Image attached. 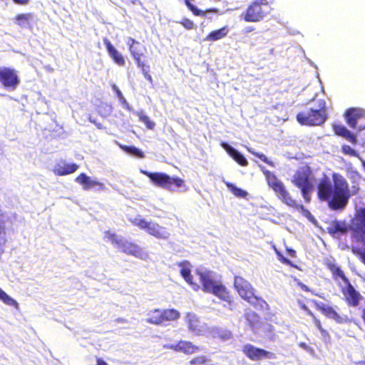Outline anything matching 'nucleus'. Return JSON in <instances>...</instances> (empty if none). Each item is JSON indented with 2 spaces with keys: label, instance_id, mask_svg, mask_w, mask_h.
Here are the masks:
<instances>
[{
  "label": "nucleus",
  "instance_id": "f257e3e1",
  "mask_svg": "<svg viewBox=\"0 0 365 365\" xmlns=\"http://www.w3.org/2000/svg\"><path fill=\"white\" fill-rule=\"evenodd\" d=\"M332 181L324 175L317 185V197L322 202H326L331 210L341 211L347 206L349 199L358 194L359 184L349 187L346 179L339 173L331 174Z\"/></svg>",
  "mask_w": 365,
  "mask_h": 365
},
{
  "label": "nucleus",
  "instance_id": "f03ea898",
  "mask_svg": "<svg viewBox=\"0 0 365 365\" xmlns=\"http://www.w3.org/2000/svg\"><path fill=\"white\" fill-rule=\"evenodd\" d=\"M328 118L327 109L324 100L318 101L317 108H309L299 112L296 119L302 125L319 126L323 125Z\"/></svg>",
  "mask_w": 365,
  "mask_h": 365
},
{
  "label": "nucleus",
  "instance_id": "7ed1b4c3",
  "mask_svg": "<svg viewBox=\"0 0 365 365\" xmlns=\"http://www.w3.org/2000/svg\"><path fill=\"white\" fill-rule=\"evenodd\" d=\"M105 237L115 246L121 252L133 256L140 259L148 258V252L139 245L133 241H128L124 238H119L118 235L108 230L104 232Z\"/></svg>",
  "mask_w": 365,
  "mask_h": 365
},
{
  "label": "nucleus",
  "instance_id": "20e7f679",
  "mask_svg": "<svg viewBox=\"0 0 365 365\" xmlns=\"http://www.w3.org/2000/svg\"><path fill=\"white\" fill-rule=\"evenodd\" d=\"M292 182L301 190L304 201L309 203L314 188L311 168L305 165L297 169L292 177Z\"/></svg>",
  "mask_w": 365,
  "mask_h": 365
},
{
  "label": "nucleus",
  "instance_id": "39448f33",
  "mask_svg": "<svg viewBox=\"0 0 365 365\" xmlns=\"http://www.w3.org/2000/svg\"><path fill=\"white\" fill-rule=\"evenodd\" d=\"M273 0H255L241 14V19L245 22L257 23L262 21L272 10Z\"/></svg>",
  "mask_w": 365,
  "mask_h": 365
},
{
  "label": "nucleus",
  "instance_id": "423d86ee",
  "mask_svg": "<svg viewBox=\"0 0 365 365\" xmlns=\"http://www.w3.org/2000/svg\"><path fill=\"white\" fill-rule=\"evenodd\" d=\"M155 186L174 191L185 186V181L178 177H170L164 173L142 171Z\"/></svg>",
  "mask_w": 365,
  "mask_h": 365
},
{
  "label": "nucleus",
  "instance_id": "0eeeda50",
  "mask_svg": "<svg viewBox=\"0 0 365 365\" xmlns=\"http://www.w3.org/2000/svg\"><path fill=\"white\" fill-rule=\"evenodd\" d=\"M180 313L175 309L159 308L150 310L147 313L146 322L154 325H165L180 318Z\"/></svg>",
  "mask_w": 365,
  "mask_h": 365
},
{
  "label": "nucleus",
  "instance_id": "6e6552de",
  "mask_svg": "<svg viewBox=\"0 0 365 365\" xmlns=\"http://www.w3.org/2000/svg\"><path fill=\"white\" fill-rule=\"evenodd\" d=\"M128 45L129 46V51L131 53V56L135 60L138 67L141 70L144 77L150 83H152L153 78L149 73L150 66L141 59V58L144 56V52L146 51L145 46L133 38H128Z\"/></svg>",
  "mask_w": 365,
  "mask_h": 365
},
{
  "label": "nucleus",
  "instance_id": "1a4fd4ad",
  "mask_svg": "<svg viewBox=\"0 0 365 365\" xmlns=\"http://www.w3.org/2000/svg\"><path fill=\"white\" fill-rule=\"evenodd\" d=\"M264 174L267 185L276 193L277 197L287 206L292 205L295 199L292 197L283 182L274 173L267 170L264 171Z\"/></svg>",
  "mask_w": 365,
  "mask_h": 365
},
{
  "label": "nucleus",
  "instance_id": "9d476101",
  "mask_svg": "<svg viewBox=\"0 0 365 365\" xmlns=\"http://www.w3.org/2000/svg\"><path fill=\"white\" fill-rule=\"evenodd\" d=\"M131 223L137 226L140 230H145V232L154 237L159 240H168L170 237V233L168 230L160 226L158 223L146 221L145 219H134L131 220Z\"/></svg>",
  "mask_w": 365,
  "mask_h": 365
},
{
  "label": "nucleus",
  "instance_id": "9b49d317",
  "mask_svg": "<svg viewBox=\"0 0 365 365\" xmlns=\"http://www.w3.org/2000/svg\"><path fill=\"white\" fill-rule=\"evenodd\" d=\"M242 351L249 359L255 361H260L263 359H271L275 358V354L273 352L256 347L250 344H245Z\"/></svg>",
  "mask_w": 365,
  "mask_h": 365
},
{
  "label": "nucleus",
  "instance_id": "f8f14e48",
  "mask_svg": "<svg viewBox=\"0 0 365 365\" xmlns=\"http://www.w3.org/2000/svg\"><path fill=\"white\" fill-rule=\"evenodd\" d=\"M341 292L344 296V300L348 307H358L364 299V297L355 289L350 282L345 284V286L341 288Z\"/></svg>",
  "mask_w": 365,
  "mask_h": 365
},
{
  "label": "nucleus",
  "instance_id": "ddd939ff",
  "mask_svg": "<svg viewBox=\"0 0 365 365\" xmlns=\"http://www.w3.org/2000/svg\"><path fill=\"white\" fill-rule=\"evenodd\" d=\"M234 287L239 295L249 303H252L254 298V289L246 279L240 276H236L234 280Z\"/></svg>",
  "mask_w": 365,
  "mask_h": 365
},
{
  "label": "nucleus",
  "instance_id": "4468645a",
  "mask_svg": "<svg viewBox=\"0 0 365 365\" xmlns=\"http://www.w3.org/2000/svg\"><path fill=\"white\" fill-rule=\"evenodd\" d=\"M0 82L5 88L14 89L19 83L16 71L7 67H0Z\"/></svg>",
  "mask_w": 365,
  "mask_h": 365
},
{
  "label": "nucleus",
  "instance_id": "2eb2a0df",
  "mask_svg": "<svg viewBox=\"0 0 365 365\" xmlns=\"http://www.w3.org/2000/svg\"><path fill=\"white\" fill-rule=\"evenodd\" d=\"M314 305L315 308L327 318L333 319L338 324H343L346 322V317L341 316L334 307L317 302H314Z\"/></svg>",
  "mask_w": 365,
  "mask_h": 365
},
{
  "label": "nucleus",
  "instance_id": "dca6fc26",
  "mask_svg": "<svg viewBox=\"0 0 365 365\" xmlns=\"http://www.w3.org/2000/svg\"><path fill=\"white\" fill-rule=\"evenodd\" d=\"M203 292L210 293L220 282L214 279L213 272L211 271H197Z\"/></svg>",
  "mask_w": 365,
  "mask_h": 365
},
{
  "label": "nucleus",
  "instance_id": "f3484780",
  "mask_svg": "<svg viewBox=\"0 0 365 365\" xmlns=\"http://www.w3.org/2000/svg\"><path fill=\"white\" fill-rule=\"evenodd\" d=\"M344 117L350 128H356L358 121L365 119V110L360 108H350L346 110Z\"/></svg>",
  "mask_w": 365,
  "mask_h": 365
},
{
  "label": "nucleus",
  "instance_id": "a211bd4d",
  "mask_svg": "<svg viewBox=\"0 0 365 365\" xmlns=\"http://www.w3.org/2000/svg\"><path fill=\"white\" fill-rule=\"evenodd\" d=\"M166 347L174 351L182 352L187 355L196 353L200 350L199 346L190 341L183 340L178 341L176 344L168 345Z\"/></svg>",
  "mask_w": 365,
  "mask_h": 365
},
{
  "label": "nucleus",
  "instance_id": "6ab92c4d",
  "mask_svg": "<svg viewBox=\"0 0 365 365\" xmlns=\"http://www.w3.org/2000/svg\"><path fill=\"white\" fill-rule=\"evenodd\" d=\"M75 181L81 185L83 188L86 190H88L94 187H97L100 190H103L106 188L104 183L91 179L89 176L83 173L78 175Z\"/></svg>",
  "mask_w": 365,
  "mask_h": 365
},
{
  "label": "nucleus",
  "instance_id": "aec40b11",
  "mask_svg": "<svg viewBox=\"0 0 365 365\" xmlns=\"http://www.w3.org/2000/svg\"><path fill=\"white\" fill-rule=\"evenodd\" d=\"M103 43L106 47L108 53L113 61L118 66H123L125 63V59L121 53L112 45L111 42L107 38H103Z\"/></svg>",
  "mask_w": 365,
  "mask_h": 365
},
{
  "label": "nucleus",
  "instance_id": "412c9836",
  "mask_svg": "<svg viewBox=\"0 0 365 365\" xmlns=\"http://www.w3.org/2000/svg\"><path fill=\"white\" fill-rule=\"evenodd\" d=\"M220 145L227 151L230 156L232 157V159L240 165L247 166L248 165V162L245 156L228 143L222 142Z\"/></svg>",
  "mask_w": 365,
  "mask_h": 365
},
{
  "label": "nucleus",
  "instance_id": "4be33fe9",
  "mask_svg": "<svg viewBox=\"0 0 365 365\" xmlns=\"http://www.w3.org/2000/svg\"><path fill=\"white\" fill-rule=\"evenodd\" d=\"M210 293L227 302L229 305H232L233 303L232 296L227 288L221 283H219Z\"/></svg>",
  "mask_w": 365,
  "mask_h": 365
},
{
  "label": "nucleus",
  "instance_id": "5701e85b",
  "mask_svg": "<svg viewBox=\"0 0 365 365\" xmlns=\"http://www.w3.org/2000/svg\"><path fill=\"white\" fill-rule=\"evenodd\" d=\"M79 168V165L76 163H63L57 164L54 169L53 173L57 176H64L75 173Z\"/></svg>",
  "mask_w": 365,
  "mask_h": 365
},
{
  "label": "nucleus",
  "instance_id": "b1692460",
  "mask_svg": "<svg viewBox=\"0 0 365 365\" xmlns=\"http://www.w3.org/2000/svg\"><path fill=\"white\" fill-rule=\"evenodd\" d=\"M332 128L336 135L344 138L353 145L357 143L356 136L351 133L344 125L335 124L333 125Z\"/></svg>",
  "mask_w": 365,
  "mask_h": 365
},
{
  "label": "nucleus",
  "instance_id": "393cba45",
  "mask_svg": "<svg viewBox=\"0 0 365 365\" xmlns=\"http://www.w3.org/2000/svg\"><path fill=\"white\" fill-rule=\"evenodd\" d=\"M357 220L358 222L354 227V232L359 240L365 244V209L361 211Z\"/></svg>",
  "mask_w": 365,
  "mask_h": 365
},
{
  "label": "nucleus",
  "instance_id": "a878e982",
  "mask_svg": "<svg viewBox=\"0 0 365 365\" xmlns=\"http://www.w3.org/2000/svg\"><path fill=\"white\" fill-rule=\"evenodd\" d=\"M178 266L180 267V274L184 278V279L190 285L192 286L195 290H197L199 286L197 284L193 282V277L191 274V269L190 267V264L188 262H182L178 264Z\"/></svg>",
  "mask_w": 365,
  "mask_h": 365
},
{
  "label": "nucleus",
  "instance_id": "bb28decb",
  "mask_svg": "<svg viewBox=\"0 0 365 365\" xmlns=\"http://www.w3.org/2000/svg\"><path fill=\"white\" fill-rule=\"evenodd\" d=\"M327 230L329 235L335 236L339 233L342 235L346 234L348 231V227L345 221L334 220L330 223Z\"/></svg>",
  "mask_w": 365,
  "mask_h": 365
},
{
  "label": "nucleus",
  "instance_id": "cd10ccee",
  "mask_svg": "<svg viewBox=\"0 0 365 365\" xmlns=\"http://www.w3.org/2000/svg\"><path fill=\"white\" fill-rule=\"evenodd\" d=\"M325 264L327 268L331 272L332 278L334 280H337L340 278L345 284L349 282V279L345 276L340 267L336 264L332 262H327Z\"/></svg>",
  "mask_w": 365,
  "mask_h": 365
},
{
  "label": "nucleus",
  "instance_id": "c85d7f7f",
  "mask_svg": "<svg viewBox=\"0 0 365 365\" xmlns=\"http://www.w3.org/2000/svg\"><path fill=\"white\" fill-rule=\"evenodd\" d=\"M34 19V14L32 13L19 14L14 18V23L19 26L31 27V21Z\"/></svg>",
  "mask_w": 365,
  "mask_h": 365
},
{
  "label": "nucleus",
  "instance_id": "c756f323",
  "mask_svg": "<svg viewBox=\"0 0 365 365\" xmlns=\"http://www.w3.org/2000/svg\"><path fill=\"white\" fill-rule=\"evenodd\" d=\"M247 326L254 329L258 327L261 324L260 317L252 310H247L244 314Z\"/></svg>",
  "mask_w": 365,
  "mask_h": 365
},
{
  "label": "nucleus",
  "instance_id": "7c9ffc66",
  "mask_svg": "<svg viewBox=\"0 0 365 365\" xmlns=\"http://www.w3.org/2000/svg\"><path fill=\"white\" fill-rule=\"evenodd\" d=\"M185 4L195 16L205 17L206 13H218L219 10L216 8L207 9L205 11L198 9L195 6L190 3V0H185Z\"/></svg>",
  "mask_w": 365,
  "mask_h": 365
},
{
  "label": "nucleus",
  "instance_id": "2f4dec72",
  "mask_svg": "<svg viewBox=\"0 0 365 365\" xmlns=\"http://www.w3.org/2000/svg\"><path fill=\"white\" fill-rule=\"evenodd\" d=\"M226 35L227 31L225 28H222L217 30L212 31L207 35L205 40L210 41H215L222 38Z\"/></svg>",
  "mask_w": 365,
  "mask_h": 365
},
{
  "label": "nucleus",
  "instance_id": "473e14b6",
  "mask_svg": "<svg viewBox=\"0 0 365 365\" xmlns=\"http://www.w3.org/2000/svg\"><path fill=\"white\" fill-rule=\"evenodd\" d=\"M211 363V359L207 355H198L193 357L188 362V365H209Z\"/></svg>",
  "mask_w": 365,
  "mask_h": 365
},
{
  "label": "nucleus",
  "instance_id": "72a5a7b5",
  "mask_svg": "<svg viewBox=\"0 0 365 365\" xmlns=\"http://www.w3.org/2000/svg\"><path fill=\"white\" fill-rule=\"evenodd\" d=\"M121 149L128 154L138 158H143L144 153L135 146L120 145Z\"/></svg>",
  "mask_w": 365,
  "mask_h": 365
},
{
  "label": "nucleus",
  "instance_id": "f704fd0d",
  "mask_svg": "<svg viewBox=\"0 0 365 365\" xmlns=\"http://www.w3.org/2000/svg\"><path fill=\"white\" fill-rule=\"evenodd\" d=\"M0 299L6 305L12 306L16 309L19 308L18 302L9 297L3 289L0 288Z\"/></svg>",
  "mask_w": 365,
  "mask_h": 365
},
{
  "label": "nucleus",
  "instance_id": "c9c22d12",
  "mask_svg": "<svg viewBox=\"0 0 365 365\" xmlns=\"http://www.w3.org/2000/svg\"><path fill=\"white\" fill-rule=\"evenodd\" d=\"M314 325L319 329L321 333L322 337L325 342H330L331 336L328 331L323 328L320 320L317 318H314Z\"/></svg>",
  "mask_w": 365,
  "mask_h": 365
},
{
  "label": "nucleus",
  "instance_id": "e433bc0d",
  "mask_svg": "<svg viewBox=\"0 0 365 365\" xmlns=\"http://www.w3.org/2000/svg\"><path fill=\"white\" fill-rule=\"evenodd\" d=\"M227 187L237 197L245 198L247 196V192L242 188L237 187L230 182L226 183Z\"/></svg>",
  "mask_w": 365,
  "mask_h": 365
},
{
  "label": "nucleus",
  "instance_id": "4c0bfd02",
  "mask_svg": "<svg viewBox=\"0 0 365 365\" xmlns=\"http://www.w3.org/2000/svg\"><path fill=\"white\" fill-rule=\"evenodd\" d=\"M289 207L298 210L304 217L308 219L313 218L312 213L307 208H305L303 205L297 203L296 200H294V204L292 205H289Z\"/></svg>",
  "mask_w": 365,
  "mask_h": 365
},
{
  "label": "nucleus",
  "instance_id": "58836bf2",
  "mask_svg": "<svg viewBox=\"0 0 365 365\" xmlns=\"http://www.w3.org/2000/svg\"><path fill=\"white\" fill-rule=\"evenodd\" d=\"M250 304L256 308H259L261 309H269V305L266 301L262 298L256 297L255 295H254V298L252 299V303Z\"/></svg>",
  "mask_w": 365,
  "mask_h": 365
},
{
  "label": "nucleus",
  "instance_id": "ea45409f",
  "mask_svg": "<svg viewBox=\"0 0 365 365\" xmlns=\"http://www.w3.org/2000/svg\"><path fill=\"white\" fill-rule=\"evenodd\" d=\"M341 152L344 155L354 156L361 160V158L360 157L359 154L348 145H343L341 146Z\"/></svg>",
  "mask_w": 365,
  "mask_h": 365
},
{
  "label": "nucleus",
  "instance_id": "a19ab883",
  "mask_svg": "<svg viewBox=\"0 0 365 365\" xmlns=\"http://www.w3.org/2000/svg\"><path fill=\"white\" fill-rule=\"evenodd\" d=\"M139 119L143 122L148 129H153L155 127V123L150 120L148 116L144 114H139Z\"/></svg>",
  "mask_w": 365,
  "mask_h": 365
},
{
  "label": "nucleus",
  "instance_id": "79ce46f5",
  "mask_svg": "<svg viewBox=\"0 0 365 365\" xmlns=\"http://www.w3.org/2000/svg\"><path fill=\"white\" fill-rule=\"evenodd\" d=\"M252 154L254 156H255V157L258 158L259 159H260L264 163H267V165H269L270 166H273L274 165L272 161L269 160V159L263 153H257V152H252Z\"/></svg>",
  "mask_w": 365,
  "mask_h": 365
},
{
  "label": "nucleus",
  "instance_id": "37998d69",
  "mask_svg": "<svg viewBox=\"0 0 365 365\" xmlns=\"http://www.w3.org/2000/svg\"><path fill=\"white\" fill-rule=\"evenodd\" d=\"M180 24L188 30L194 29L195 26L193 21L187 18H185L181 21H180Z\"/></svg>",
  "mask_w": 365,
  "mask_h": 365
},
{
  "label": "nucleus",
  "instance_id": "c03bdc74",
  "mask_svg": "<svg viewBox=\"0 0 365 365\" xmlns=\"http://www.w3.org/2000/svg\"><path fill=\"white\" fill-rule=\"evenodd\" d=\"M276 254H277V258L280 261V262H282V264H284L289 265V266H293L291 261L289 259L284 257V255L280 252L276 250Z\"/></svg>",
  "mask_w": 365,
  "mask_h": 365
},
{
  "label": "nucleus",
  "instance_id": "a18cd8bd",
  "mask_svg": "<svg viewBox=\"0 0 365 365\" xmlns=\"http://www.w3.org/2000/svg\"><path fill=\"white\" fill-rule=\"evenodd\" d=\"M353 253L355 254L359 258V259L365 264V249L353 250Z\"/></svg>",
  "mask_w": 365,
  "mask_h": 365
},
{
  "label": "nucleus",
  "instance_id": "49530a36",
  "mask_svg": "<svg viewBox=\"0 0 365 365\" xmlns=\"http://www.w3.org/2000/svg\"><path fill=\"white\" fill-rule=\"evenodd\" d=\"M300 308L303 310H304L307 314L309 316H311L313 319V322L314 323V318H317L314 315V314L308 308V307L307 305H305L304 304H300Z\"/></svg>",
  "mask_w": 365,
  "mask_h": 365
},
{
  "label": "nucleus",
  "instance_id": "de8ad7c7",
  "mask_svg": "<svg viewBox=\"0 0 365 365\" xmlns=\"http://www.w3.org/2000/svg\"><path fill=\"white\" fill-rule=\"evenodd\" d=\"M255 31V27L253 26H248L244 28L242 30V34L245 35L248 34L249 33L253 32Z\"/></svg>",
  "mask_w": 365,
  "mask_h": 365
},
{
  "label": "nucleus",
  "instance_id": "09e8293b",
  "mask_svg": "<svg viewBox=\"0 0 365 365\" xmlns=\"http://www.w3.org/2000/svg\"><path fill=\"white\" fill-rule=\"evenodd\" d=\"M113 88L114 89V91H115L116 93V95L118 96V98L120 99V100H123L124 101H125L121 91L116 87L115 85H113Z\"/></svg>",
  "mask_w": 365,
  "mask_h": 365
},
{
  "label": "nucleus",
  "instance_id": "8fccbe9b",
  "mask_svg": "<svg viewBox=\"0 0 365 365\" xmlns=\"http://www.w3.org/2000/svg\"><path fill=\"white\" fill-rule=\"evenodd\" d=\"M15 4L19 5H26L30 0H12Z\"/></svg>",
  "mask_w": 365,
  "mask_h": 365
},
{
  "label": "nucleus",
  "instance_id": "3c124183",
  "mask_svg": "<svg viewBox=\"0 0 365 365\" xmlns=\"http://www.w3.org/2000/svg\"><path fill=\"white\" fill-rule=\"evenodd\" d=\"M287 254L291 257H296V251L293 249H291V248H287Z\"/></svg>",
  "mask_w": 365,
  "mask_h": 365
},
{
  "label": "nucleus",
  "instance_id": "603ef678",
  "mask_svg": "<svg viewBox=\"0 0 365 365\" xmlns=\"http://www.w3.org/2000/svg\"><path fill=\"white\" fill-rule=\"evenodd\" d=\"M299 346L302 348L304 350L309 351L311 349V348L305 343V342H300L299 344Z\"/></svg>",
  "mask_w": 365,
  "mask_h": 365
},
{
  "label": "nucleus",
  "instance_id": "864d4df0",
  "mask_svg": "<svg viewBox=\"0 0 365 365\" xmlns=\"http://www.w3.org/2000/svg\"><path fill=\"white\" fill-rule=\"evenodd\" d=\"M96 365H108L104 360H103L101 358H98L96 359Z\"/></svg>",
  "mask_w": 365,
  "mask_h": 365
},
{
  "label": "nucleus",
  "instance_id": "5fc2aeb1",
  "mask_svg": "<svg viewBox=\"0 0 365 365\" xmlns=\"http://www.w3.org/2000/svg\"><path fill=\"white\" fill-rule=\"evenodd\" d=\"M361 319H363V322L365 324V309H364L362 310V313H361Z\"/></svg>",
  "mask_w": 365,
  "mask_h": 365
},
{
  "label": "nucleus",
  "instance_id": "6e6d98bb",
  "mask_svg": "<svg viewBox=\"0 0 365 365\" xmlns=\"http://www.w3.org/2000/svg\"><path fill=\"white\" fill-rule=\"evenodd\" d=\"M4 158V151L2 150V148L0 147V161L3 159Z\"/></svg>",
  "mask_w": 365,
  "mask_h": 365
},
{
  "label": "nucleus",
  "instance_id": "4d7b16f0",
  "mask_svg": "<svg viewBox=\"0 0 365 365\" xmlns=\"http://www.w3.org/2000/svg\"><path fill=\"white\" fill-rule=\"evenodd\" d=\"M302 289H304L306 292L309 291V288L306 285L302 284Z\"/></svg>",
  "mask_w": 365,
  "mask_h": 365
},
{
  "label": "nucleus",
  "instance_id": "13d9d810",
  "mask_svg": "<svg viewBox=\"0 0 365 365\" xmlns=\"http://www.w3.org/2000/svg\"><path fill=\"white\" fill-rule=\"evenodd\" d=\"M356 365H365V361H361L356 363Z\"/></svg>",
  "mask_w": 365,
  "mask_h": 365
},
{
  "label": "nucleus",
  "instance_id": "bf43d9fd",
  "mask_svg": "<svg viewBox=\"0 0 365 365\" xmlns=\"http://www.w3.org/2000/svg\"><path fill=\"white\" fill-rule=\"evenodd\" d=\"M363 129H365V125L359 127V130H361Z\"/></svg>",
  "mask_w": 365,
  "mask_h": 365
}]
</instances>
